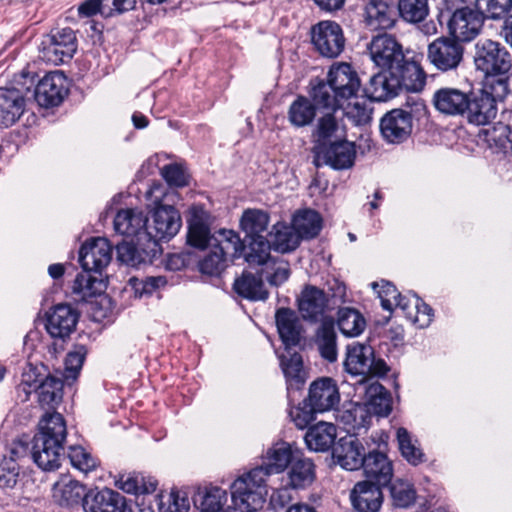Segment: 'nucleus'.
<instances>
[{
  "label": "nucleus",
  "mask_w": 512,
  "mask_h": 512,
  "mask_svg": "<svg viewBox=\"0 0 512 512\" xmlns=\"http://www.w3.org/2000/svg\"><path fill=\"white\" fill-rule=\"evenodd\" d=\"M68 93L67 79L60 71L46 74L35 88V100L42 107L59 105Z\"/></svg>",
  "instance_id": "obj_16"
},
{
  "label": "nucleus",
  "mask_w": 512,
  "mask_h": 512,
  "mask_svg": "<svg viewBox=\"0 0 512 512\" xmlns=\"http://www.w3.org/2000/svg\"><path fill=\"white\" fill-rule=\"evenodd\" d=\"M334 456L341 467L346 470H357L365 460L364 447L353 436L341 438L334 449Z\"/></svg>",
  "instance_id": "obj_30"
},
{
  "label": "nucleus",
  "mask_w": 512,
  "mask_h": 512,
  "mask_svg": "<svg viewBox=\"0 0 512 512\" xmlns=\"http://www.w3.org/2000/svg\"><path fill=\"white\" fill-rule=\"evenodd\" d=\"M341 117L346 116L355 125H365L371 120L372 109L365 100H355L353 103H347L339 110Z\"/></svg>",
  "instance_id": "obj_56"
},
{
  "label": "nucleus",
  "mask_w": 512,
  "mask_h": 512,
  "mask_svg": "<svg viewBox=\"0 0 512 512\" xmlns=\"http://www.w3.org/2000/svg\"><path fill=\"white\" fill-rule=\"evenodd\" d=\"M372 288L377 291L383 309L391 312L394 308L404 304L408 298L401 296L397 288L390 282L382 281L381 284L373 282Z\"/></svg>",
  "instance_id": "obj_54"
},
{
  "label": "nucleus",
  "mask_w": 512,
  "mask_h": 512,
  "mask_svg": "<svg viewBox=\"0 0 512 512\" xmlns=\"http://www.w3.org/2000/svg\"><path fill=\"white\" fill-rule=\"evenodd\" d=\"M91 271L84 270L79 273L72 286V291L81 300H88L104 292L106 285L104 281L90 273Z\"/></svg>",
  "instance_id": "obj_42"
},
{
  "label": "nucleus",
  "mask_w": 512,
  "mask_h": 512,
  "mask_svg": "<svg viewBox=\"0 0 512 512\" xmlns=\"http://www.w3.org/2000/svg\"><path fill=\"white\" fill-rule=\"evenodd\" d=\"M401 18L409 23L422 22L429 13L427 0H398Z\"/></svg>",
  "instance_id": "obj_53"
},
{
  "label": "nucleus",
  "mask_w": 512,
  "mask_h": 512,
  "mask_svg": "<svg viewBox=\"0 0 512 512\" xmlns=\"http://www.w3.org/2000/svg\"><path fill=\"white\" fill-rule=\"evenodd\" d=\"M464 47L453 37H439L428 45L427 57L438 70L447 72L457 69L463 61Z\"/></svg>",
  "instance_id": "obj_9"
},
{
  "label": "nucleus",
  "mask_w": 512,
  "mask_h": 512,
  "mask_svg": "<svg viewBox=\"0 0 512 512\" xmlns=\"http://www.w3.org/2000/svg\"><path fill=\"white\" fill-rule=\"evenodd\" d=\"M469 123L475 125L489 124L497 115V104L487 95L479 93L469 97V109L466 111Z\"/></svg>",
  "instance_id": "obj_37"
},
{
  "label": "nucleus",
  "mask_w": 512,
  "mask_h": 512,
  "mask_svg": "<svg viewBox=\"0 0 512 512\" xmlns=\"http://www.w3.org/2000/svg\"><path fill=\"white\" fill-rule=\"evenodd\" d=\"M337 335L332 322H323L316 333L315 343L320 355L329 362L337 360Z\"/></svg>",
  "instance_id": "obj_44"
},
{
  "label": "nucleus",
  "mask_w": 512,
  "mask_h": 512,
  "mask_svg": "<svg viewBox=\"0 0 512 512\" xmlns=\"http://www.w3.org/2000/svg\"><path fill=\"white\" fill-rule=\"evenodd\" d=\"M25 110V98L15 88H0V127L15 124Z\"/></svg>",
  "instance_id": "obj_26"
},
{
  "label": "nucleus",
  "mask_w": 512,
  "mask_h": 512,
  "mask_svg": "<svg viewBox=\"0 0 512 512\" xmlns=\"http://www.w3.org/2000/svg\"><path fill=\"white\" fill-rule=\"evenodd\" d=\"M344 366L352 375L385 376L389 371L386 362L376 358L370 345L354 343L347 347Z\"/></svg>",
  "instance_id": "obj_8"
},
{
  "label": "nucleus",
  "mask_w": 512,
  "mask_h": 512,
  "mask_svg": "<svg viewBox=\"0 0 512 512\" xmlns=\"http://www.w3.org/2000/svg\"><path fill=\"white\" fill-rule=\"evenodd\" d=\"M129 285L136 296L142 297L144 295H151L156 290L165 287L167 279L164 276L131 277Z\"/></svg>",
  "instance_id": "obj_57"
},
{
  "label": "nucleus",
  "mask_w": 512,
  "mask_h": 512,
  "mask_svg": "<svg viewBox=\"0 0 512 512\" xmlns=\"http://www.w3.org/2000/svg\"><path fill=\"white\" fill-rule=\"evenodd\" d=\"M413 76L409 73L383 69L370 78L364 92L373 101H387L395 97L402 87L412 90L420 89L424 84L423 77L416 78V82L411 83Z\"/></svg>",
  "instance_id": "obj_5"
},
{
  "label": "nucleus",
  "mask_w": 512,
  "mask_h": 512,
  "mask_svg": "<svg viewBox=\"0 0 512 512\" xmlns=\"http://www.w3.org/2000/svg\"><path fill=\"white\" fill-rule=\"evenodd\" d=\"M269 217L260 210H247L241 218V227L250 237H257L267 229Z\"/></svg>",
  "instance_id": "obj_55"
},
{
  "label": "nucleus",
  "mask_w": 512,
  "mask_h": 512,
  "mask_svg": "<svg viewBox=\"0 0 512 512\" xmlns=\"http://www.w3.org/2000/svg\"><path fill=\"white\" fill-rule=\"evenodd\" d=\"M39 431L33 438L64 446L67 426L64 417L58 412H47L39 421Z\"/></svg>",
  "instance_id": "obj_31"
},
{
  "label": "nucleus",
  "mask_w": 512,
  "mask_h": 512,
  "mask_svg": "<svg viewBox=\"0 0 512 512\" xmlns=\"http://www.w3.org/2000/svg\"><path fill=\"white\" fill-rule=\"evenodd\" d=\"M212 246L227 260H234L241 256L243 243L237 233L232 230H220L214 237Z\"/></svg>",
  "instance_id": "obj_45"
},
{
  "label": "nucleus",
  "mask_w": 512,
  "mask_h": 512,
  "mask_svg": "<svg viewBox=\"0 0 512 512\" xmlns=\"http://www.w3.org/2000/svg\"><path fill=\"white\" fill-rule=\"evenodd\" d=\"M327 299L325 293L314 286H306L298 299V307L306 319H317L325 309Z\"/></svg>",
  "instance_id": "obj_38"
},
{
  "label": "nucleus",
  "mask_w": 512,
  "mask_h": 512,
  "mask_svg": "<svg viewBox=\"0 0 512 512\" xmlns=\"http://www.w3.org/2000/svg\"><path fill=\"white\" fill-rule=\"evenodd\" d=\"M228 260L214 247L200 263V270L204 274L216 275L224 270Z\"/></svg>",
  "instance_id": "obj_63"
},
{
  "label": "nucleus",
  "mask_w": 512,
  "mask_h": 512,
  "mask_svg": "<svg viewBox=\"0 0 512 512\" xmlns=\"http://www.w3.org/2000/svg\"><path fill=\"white\" fill-rule=\"evenodd\" d=\"M355 157V144L346 139L316 146V164L318 166L324 164L335 170H344L353 166Z\"/></svg>",
  "instance_id": "obj_13"
},
{
  "label": "nucleus",
  "mask_w": 512,
  "mask_h": 512,
  "mask_svg": "<svg viewBox=\"0 0 512 512\" xmlns=\"http://www.w3.org/2000/svg\"><path fill=\"white\" fill-rule=\"evenodd\" d=\"M360 86L357 72L350 64L342 62L331 66L326 80H312L308 95L320 107L341 108L356 96Z\"/></svg>",
  "instance_id": "obj_1"
},
{
  "label": "nucleus",
  "mask_w": 512,
  "mask_h": 512,
  "mask_svg": "<svg viewBox=\"0 0 512 512\" xmlns=\"http://www.w3.org/2000/svg\"><path fill=\"white\" fill-rule=\"evenodd\" d=\"M396 437L400 452L409 463L418 465L424 461V454L417 446V440L412 438L407 429L403 427L398 428Z\"/></svg>",
  "instance_id": "obj_51"
},
{
  "label": "nucleus",
  "mask_w": 512,
  "mask_h": 512,
  "mask_svg": "<svg viewBox=\"0 0 512 512\" xmlns=\"http://www.w3.org/2000/svg\"><path fill=\"white\" fill-rule=\"evenodd\" d=\"M469 93L455 87H442L433 94L435 109L447 116H463L469 109Z\"/></svg>",
  "instance_id": "obj_19"
},
{
  "label": "nucleus",
  "mask_w": 512,
  "mask_h": 512,
  "mask_svg": "<svg viewBox=\"0 0 512 512\" xmlns=\"http://www.w3.org/2000/svg\"><path fill=\"white\" fill-rule=\"evenodd\" d=\"M474 65L485 76H504L512 68V55L500 42L481 38L474 46Z\"/></svg>",
  "instance_id": "obj_4"
},
{
  "label": "nucleus",
  "mask_w": 512,
  "mask_h": 512,
  "mask_svg": "<svg viewBox=\"0 0 512 512\" xmlns=\"http://www.w3.org/2000/svg\"><path fill=\"white\" fill-rule=\"evenodd\" d=\"M112 259V247L106 238L97 237L86 241L79 252L83 270L101 272Z\"/></svg>",
  "instance_id": "obj_15"
},
{
  "label": "nucleus",
  "mask_w": 512,
  "mask_h": 512,
  "mask_svg": "<svg viewBox=\"0 0 512 512\" xmlns=\"http://www.w3.org/2000/svg\"><path fill=\"white\" fill-rule=\"evenodd\" d=\"M198 508L200 512H234L233 504H229L226 490L211 487L200 496Z\"/></svg>",
  "instance_id": "obj_43"
},
{
  "label": "nucleus",
  "mask_w": 512,
  "mask_h": 512,
  "mask_svg": "<svg viewBox=\"0 0 512 512\" xmlns=\"http://www.w3.org/2000/svg\"><path fill=\"white\" fill-rule=\"evenodd\" d=\"M338 327L347 337L359 336L366 327V320L362 314L353 308L339 310Z\"/></svg>",
  "instance_id": "obj_48"
},
{
  "label": "nucleus",
  "mask_w": 512,
  "mask_h": 512,
  "mask_svg": "<svg viewBox=\"0 0 512 512\" xmlns=\"http://www.w3.org/2000/svg\"><path fill=\"white\" fill-rule=\"evenodd\" d=\"M248 252L245 255L246 261L249 265H262L264 266L269 260L272 242L267 240L263 235L257 237H250Z\"/></svg>",
  "instance_id": "obj_52"
},
{
  "label": "nucleus",
  "mask_w": 512,
  "mask_h": 512,
  "mask_svg": "<svg viewBox=\"0 0 512 512\" xmlns=\"http://www.w3.org/2000/svg\"><path fill=\"white\" fill-rule=\"evenodd\" d=\"M68 458L74 468L85 474L93 471L98 465L97 459L81 446H71L68 451Z\"/></svg>",
  "instance_id": "obj_59"
},
{
  "label": "nucleus",
  "mask_w": 512,
  "mask_h": 512,
  "mask_svg": "<svg viewBox=\"0 0 512 512\" xmlns=\"http://www.w3.org/2000/svg\"><path fill=\"white\" fill-rule=\"evenodd\" d=\"M298 451H294L287 442H277L267 448L261 456V464L253 469V475L258 481L274 474L284 472Z\"/></svg>",
  "instance_id": "obj_10"
},
{
  "label": "nucleus",
  "mask_w": 512,
  "mask_h": 512,
  "mask_svg": "<svg viewBox=\"0 0 512 512\" xmlns=\"http://www.w3.org/2000/svg\"><path fill=\"white\" fill-rule=\"evenodd\" d=\"M292 225L301 239L314 238L322 228V219L316 211L306 209L294 216Z\"/></svg>",
  "instance_id": "obj_46"
},
{
  "label": "nucleus",
  "mask_w": 512,
  "mask_h": 512,
  "mask_svg": "<svg viewBox=\"0 0 512 512\" xmlns=\"http://www.w3.org/2000/svg\"><path fill=\"white\" fill-rule=\"evenodd\" d=\"M401 310L419 328L429 326L432 321V309L416 296L408 298L404 304H401Z\"/></svg>",
  "instance_id": "obj_47"
},
{
  "label": "nucleus",
  "mask_w": 512,
  "mask_h": 512,
  "mask_svg": "<svg viewBox=\"0 0 512 512\" xmlns=\"http://www.w3.org/2000/svg\"><path fill=\"white\" fill-rule=\"evenodd\" d=\"M78 313L67 304L54 306L47 314L46 330L54 338H65L75 329Z\"/></svg>",
  "instance_id": "obj_22"
},
{
  "label": "nucleus",
  "mask_w": 512,
  "mask_h": 512,
  "mask_svg": "<svg viewBox=\"0 0 512 512\" xmlns=\"http://www.w3.org/2000/svg\"><path fill=\"white\" fill-rule=\"evenodd\" d=\"M86 493L85 486L69 475H61L52 487V497L60 506L78 505Z\"/></svg>",
  "instance_id": "obj_28"
},
{
  "label": "nucleus",
  "mask_w": 512,
  "mask_h": 512,
  "mask_svg": "<svg viewBox=\"0 0 512 512\" xmlns=\"http://www.w3.org/2000/svg\"><path fill=\"white\" fill-rule=\"evenodd\" d=\"M509 82L507 78H492L487 80L481 94L487 95L495 104L498 101H503L509 94Z\"/></svg>",
  "instance_id": "obj_62"
},
{
  "label": "nucleus",
  "mask_w": 512,
  "mask_h": 512,
  "mask_svg": "<svg viewBox=\"0 0 512 512\" xmlns=\"http://www.w3.org/2000/svg\"><path fill=\"white\" fill-rule=\"evenodd\" d=\"M312 44L324 57L335 58L345 46L342 28L334 21H321L311 30Z\"/></svg>",
  "instance_id": "obj_12"
},
{
  "label": "nucleus",
  "mask_w": 512,
  "mask_h": 512,
  "mask_svg": "<svg viewBox=\"0 0 512 512\" xmlns=\"http://www.w3.org/2000/svg\"><path fill=\"white\" fill-rule=\"evenodd\" d=\"M85 512H124L125 498L109 488L90 490L83 498Z\"/></svg>",
  "instance_id": "obj_21"
},
{
  "label": "nucleus",
  "mask_w": 512,
  "mask_h": 512,
  "mask_svg": "<svg viewBox=\"0 0 512 512\" xmlns=\"http://www.w3.org/2000/svg\"><path fill=\"white\" fill-rule=\"evenodd\" d=\"M367 402L363 403L370 413L377 416H387L392 410V400L389 392L379 383L371 384L366 392Z\"/></svg>",
  "instance_id": "obj_40"
},
{
  "label": "nucleus",
  "mask_w": 512,
  "mask_h": 512,
  "mask_svg": "<svg viewBox=\"0 0 512 512\" xmlns=\"http://www.w3.org/2000/svg\"><path fill=\"white\" fill-rule=\"evenodd\" d=\"M362 468L368 481L387 486L392 480V461L384 451L372 450L368 452V454L365 455Z\"/></svg>",
  "instance_id": "obj_24"
},
{
  "label": "nucleus",
  "mask_w": 512,
  "mask_h": 512,
  "mask_svg": "<svg viewBox=\"0 0 512 512\" xmlns=\"http://www.w3.org/2000/svg\"><path fill=\"white\" fill-rule=\"evenodd\" d=\"M340 108L323 109L313 131L317 146L346 138V128L339 113Z\"/></svg>",
  "instance_id": "obj_18"
},
{
  "label": "nucleus",
  "mask_w": 512,
  "mask_h": 512,
  "mask_svg": "<svg viewBox=\"0 0 512 512\" xmlns=\"http://www.w3.org/2000/svg\"><path fill=\"white\" fill-rule=\"evenodd\" d=\"M486 140L490 147H494L504 154L512 153V126L498 122L486 130Z\"/></svg>",
  "instance_id": "obj_50"
},
{
  "label": "nucleus",
  "mask_w": 512,
  "mask_h": 512,
  "mask_svg": "<svg viewBox=\"0 0 512 512\" xmlns=\"http://www.w3.org/2000/svg\"><path fill=\"white\" fill-rule=\"evenodd\" d=\"M18 390L25 394L28 399L29 394L35 391L38 394L39 404L45 408H54L62 401L63 382L55 376H47L44 379H38L33 368L25 371Z\"/></svg>",
  "instance_id": "obj_7"
},
{
  "label": "nucleus",
  "mask_w": 512,
  "mask_h": 512,
  "mask_svg": "<svg viewBox=\"0 0 512 512\" xmlns=\"http://www.w3.org/2000/svg\"><path fill=\"white\" fill-rule=\"evenodd\" d=\"M181 227V217L178 211L169 205L158 206L153 215L152 222L146 224V238L157 246L159 240H170Z\"/></svg>",
  "instance_id": "obj_11"
},
{
  "label": "nucleus",
  "mask_w": 512,
  "mask_h": 512,
  "mask_svg": "<svg viewBox=\"0 0 512 512\" xmlns=\"http://www.w3.org/2000/svg\"><path fill=\"white\" fill-rule=\"evenodd\" d=\"M190 508V501L183 491L172 490L162 496L159 503L160 512H187Z\"/></svg>",
  "instance_id": "obj_60"
},
{
  "label": "nucleus",
  "mask_w": 512,
  "mask_h": 512,
  "mask_svg": "<svg viewBox=\"0 0 512 512\" xmlns=\"http://www.w3.org/2000/svg\"><path fill=\"white\" fill-rule=\"evenodd\" d=\"M114 230L126 237L146 238L147 217L139 209H121L114 217Z\"/></svg>",
  "instance_id": "obj_27"
},
{
  "label": "nucleus",
  "mask_w": 512,
  "mask_h": 512,
  "mask_svg": "<svg viewBox=\"0 0 512 512\" xmlns=\"http://www.w3.org/2000/svg\"><path fill=\"white\" fill-rule=\"evenodd\" d=\"M76 36L71 28H63L52 35L45 55L49 61L59 64L70 60L76 52Z\"/></svg>",
  "instance_id": "obj_25"
},
{
  "label": "nucleus",
  "mask_w": 512,
  "mask_h": 512,
  "mask_svg": "<svg viewBox=\"0 0 512 512\" xmlns=\"http://www.w3.org/2000/svg\"><path fill=\"white\" fill-rule=\"evenodd\" d=\"M330 109V107H320L311 97L298 96L289 106L287 117L291 125L300 128L310 125L317 111Z\"/></svg>",
  "instance_id": "obj_34"
},
{
  "label": "nucleus",
  "mask_w": 512,
  "mask_h": 512,
  "mask_svg": "<svg viewBox=\"0 0 512 512\" xmlns=\"http://www.w3.org/2000/svg\"><path fill=\"white\" fill-rule=\"evenodd\" d=\"M413 128L410 112L403 109H393L384 114L380 120V133L390 144H400L406 141Z\"/></svg>",
  "instance_id": "obj_14"
},
{
  "label": "nucleus",
  "mask_w": 512,
  "mask_h": 512,
  "mask_svg": "<svg viewBox=\"0 0 512 512\" xmlns=\"http://www.w3.org/2000/svg\"><path fill=\"white\" fill-rule=\"evenodd\" d=\"M64 446L33 438L32 458L39 468L53 471L60 466Z\"/></svg>",
  "instance_id": "obj_33"
},
{
  "label": "nucleus",
  "mask_w": 512,
  "mask_h": 512,
  "mask_svg": "<svg viewBox=\"0 0 512 512\" xmlns=\"http://www.w3.org/2000/svg\"><path fill=\"white\" fill-rule=\"evenodd\" d=\"M376 482H357L350 492V500L357 512H378L383 504V493Z\"/></svg>",
  "instance_id": "obj_20"
},
{
  "label": "nucleus",
  "mask_w": 512,
  "mask_h": 512,
  "mask_svg": "<svg viewBox=\"0 0 512 512\" xmlns=\"http://www.w3.org/2000/svg\"><path fill=\"white\" fill-rule=\"evenodd\" d=\"M337 419L344 424L348 433L360 434L371 423L369 409L360 403H352L337 414Z\"/></svg>",
  "instance_id": "obj_36"
},
{
  "label": "nucleus",
  "mask_w": 512,
  "mask_h": 512,
  "mask_svg": "<svg viewBox=\"0 0 512 512\" xmlns=\"http://www.w3.org/2000/svg\"><path fill=\"white\" fill-rule=\"evenodd\" d=\"M261 274L266 277L271 285L279 286L289 277V264L282 259H271L264 265Z\"/></svg>",
  "instance_id": "obj_58"
},
{
  "label": "nucleus",
  "mask_w": 512,
  "mask_h": 512,
  "mask_svg": "<svg viewBox=\"0 0 512 512\" xmlns=\"http://www.w3.org/2000/svg\"><path fill=\"white\" fill-rule=\"evenodd\" d=\"M392 497L399 507H408L415 502L416 492L413 487L405 482H399L391 488Z\"/></svg>",
  "instance_id": "obj_64"
},
{
  "label": "nucleus",
  "mask_w": 512,
  "mask_h": 512,
  "mask_svg": "<svg viewBox=\"0 0 512 512\" xmlns=\"http://www.w3.org/2000/svg\"><path fill=\"white\" fill-rule=\"evenodd\" d=\"M308 405L316 412L335 409L340 402V393L336 382L331 378H319L309 387Z\"/></svg>",
  "instance_id": "obj_17"
},
{
  "label": "nucleus",
  "mask_w": 512,
  "mask_h": 512,
  "mask_svg": "<svg viewBox=\"0 0 512 512\" xmlns=\"http://www.w3.org/2000/svg\"><path fill=\"white\" fill-rule=\"evenodd\" d=\"M272 247L275 251L286 253L298 247L300 244V235L294 230V227H289L282 224L274 225L273 227Z\"/></svg>",
  "instance_id": "obj_49"
},
{
  "label": "nucleus",
  "mask_w": 512,
  "mask_h": 512,
  "mask_svg": "<svg viewBox=\"0 0 512 512\" xmlns=\"http://www.w3.org/2000/svg\"><path fill=\"white\" fill-rule=\"evenodd\" d=\"M449 34L460 42H470L481 32L485 16L473 7L464 5L463 0H446Z\"/></svg>",
  "instance_id": "obj_3"
},
{
  "label": "nucleus",
  "mask_w": 512,
  "mask_h": 512,
  "mask_svg": "<svg viewBox=\"0 0 512 512\" xmlns=\"http://www.w3.org/2000/svg\"><path fill=\"white\" fill-rule=\"evenodd\" d=\"M266 481L261 478L258 481L253 471L241 475L231 485V501L234 512H256L263 507L265 502Z\"/></svg>",
  "instance_id": "obj_6"
},
{
  "label": "nucleus",
  "mask_w": 512,
  "mask_h": 512,
  "mask_svg": "<svg viewBox=\"0 0 512 512\" xmlns=\"http://www.w3.org/2000/svg\"><path fill=\"white\" fill-rule=\"evenodd\" d=\"M279 336L286 348L296 346L301 339L302 325L297 313L289 308H280L275 314Z\"/></svg>",
  "instance_id": "obj_32"
},
{
  "label": "nucleus",
  "mask_w": 512,
  "mask_h": 512,
  "mask_svg": "<svg viewBox=\"0 0 512 512\" xmlns=\"http://www.w3.org/2000/svg\"><path fill=\"white\" fill-rule=\"evenodd\" d=\"M475 7L483 16L498 19L510 12L512 0H476Z\"/></svg>",
  "instance_id": "obj_61"
},
{
  "label": "nucleus",
  "mask_w": 512,
  "mask_h": 512,
  "mask_svg": "<svg viewBox=\"0 0 512 512\" xmlns=\"http://www.w3.org/2000/svg\"><path fill=\"white\" fill-rule=\"evenodd\" d=\"M362 16L365 26L372 31L388 30L396 23L393 7L384 0H368Z\"/></svg>",
  "instance_id": "obj_23"
},
{
  "label": "nucleus",
  "mask_w": 512,
  "mask_h": 512,
  "mask_svg": "<svg viewBox=\"0 0 512 512\" xmlns=\"http://www.w3.org/2000/svg\"><path fill=\"white\" fill-rule=\"evenodd\" d=\"M371 60L383 69L409 73L420 78L422 73L414 64L405 59L401 44L387 33L374 36L367 46Z\"/></svg>",
  "instance_id": "obj_2"
},
{
  "label": "nucleus",
  "mask_w": 512,
  "mask_h": 512,
  "mask_svg": "<svg viewBox=\"0 0 512 512\" xmlns=\"http://www.w3.org/2000/svg\"><path fill=\"white\" fill-rule=\"evenodd\" d=\"M286 485L292 489H305L316 478L315 465L309 458L296 453L288 466Z\"/></svg>",
  "instance_id": "obj_29"
},
{
  "label": "nucleus",
  "mask_w": 512,
  "mask_h": 512,
  "mask_svg": "<svg viewBox=\"0 0 512 512\" xmlns=\"http://www.w3.org/2000/svg\"><path fill=\"white\" fill-rule=\"evenodd\" d=\"M262 276V274L257 276L250 272H244L234 282L235 292L249 300L267 299L268 292L264 287Z\"/></svg>",
  "instance_id": "obj_39"
},
{
  "label": "nucleus",
  "mask_w": 512,
  "mask_h": 512,
  "mask_svg": "<svg viewBox=\"0 0 512 512\" xmlns=\"http://www.w3.org/2000/svg\"><path fill=\"white\" fill-rule=\"evenodd\" d=\"M336 437V426L332 423L321 421L308 429L305 435V442L310 450L325 452L334 445Z\"/></svg>",
  "instance_id": "obj_35"
},
{
  "label": "nucleus",
  "mask_w": 512,
  "mask_h": 512,
  "mask_svg": "<svg viewBox=\"0 0 512 512\" xmlns=\"http://www.w3.org/2000/svg\"><path fill=\"white\" fill-rule=\"evenodd\" d=\"M280 365L287 381L288 390L299 389L305 382L301 355L287 351L280 357Z\"/></svg>",
  "instance_id": "obj_41"
}]
</instances>
